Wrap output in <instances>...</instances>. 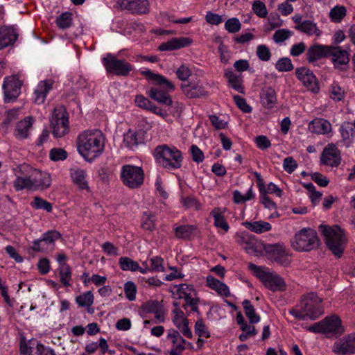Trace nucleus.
Here are the masks:
<instances>
[{
  "label": "nucleus",
  "instance_id": "1a4fd4ad",
  "mask_svg": "<svg viewBox=\"0 0 355 355\" xmlns=\"http://www.w3.org/2000/svg\"><path fill=\"white\" fill-rule=\"evenodd\" d=\"M53 134L55 137H63L69 130L68 114L63 107L54 109L51 118Z\"/></svg>",
  "mask_w": 355,
  "mask_h": 355
},
{
  "label": "nucleus",
  "instance_id": "412c9836",
  "mask_svg": "<svg viewBox=\"0 0 355 355\" xmlns=\"http://www.w3.org/2000/svg\"><path fill=\"white\" fill-rule=\"evenodd\" d=\"M328 57L331 58L334 67L337 69H345L349 62V53L340 46H330Z\"/></svg>",
  "mask_w": 355,
  "mask_h": 355
},
{
  "label": "nucleus",
  "instance_id": "393cba45",
  "mask_svg": "<svg viewBox=\"0 0 355 355\" xmlns=\"http://www.w3.org/2000/svg\"><path fill=\"white\" fill-rule=\"evenodd\" d=\"M308 130L311 133L327 135L332 132L333 128L331 123L328 120L315 118L309 123Z\"/></svg>",
  "mask_w": 355,
  "mask_h": 355
},
{
  "label": "nucleus",
  "instance_id": "5fc2aeb1",
  "mask_svg": "<svg viewBox=\"0 0 355 355\" xmlns=\"http://www.w3.org/2000/svg\"><path fill=\"white\" fill-rule=\"evenodd\" d=\"M76 302L80 306H90L94 303V295L91 291L85 292L78 295L76 299Z\"/></svg>",
  "mask_w": 355,
  "mask_h": 355
},
{
  "label": "nucleus",
  "instance_id": "37998d69",
  "mask_svg": "<svg viewBox=\"0 0 355 355\" xmlns=\"http://www.w3.org/2000/svg\"><path fill=\"white\" fill-rule=\"evenodd\" d=\"M73 17L70 12H64L57 17L55 23L57 26L60 29L69 28L72 25Z\"/></svg>",
  "mask_w": 355,
  "mask_h": 355
},
{
  "label": "nucleus",
  "instance_id": "b1692460",
  "mask_svg": "<svg viewBox=\"0 0 355 355\" xmlns=\"http://www.w3.org/2000/svg\"><path fill=\"white\" fill-rule=\"evenodd\" d=\"M119 4L121 8L133 13L144 14L149 10L148 0H119Z\"/></svg>",
  "mask_w": 355,
  "mask_h": 355
},
{
  "label": "nucleus",
  "instance_id": "2f4dec72",
  "mask_svg": "<svg viewBox=\"0 0 355 355\" xmlns=\"http://www.w3.org/2000/svg\"><path fill=\"white\" fill-rule=\"evenodd\" d=\"M225 209L224 208H214L211 211V216L214 218V225L219 230V232L223 231L226 233L230 230V226L226 219L225 218Z\"/></svg>",
  "mask_w": 355,
  "mask_h": 355
},
{
  "label": "nucleus",
  "instance_id": "603ef678",
  "mask_svg": "<svg viewBox=\"0 0 355 355\" xmlns=\"http://www.w3.org/2000/svg\"><path fill=\"white\" fill-rule=\"evenodd\" d=\"M260 194H265L267 195L268 193L270 194H274L277 197H282L283 194L282 190L279 188L273 182H270L267 185H265V184L263 185V187H261L259 189Z\"/></svg>",
  "mask_w": 355,
  "mask_h": 355
},
{
  "label": "nucleus",
  "instance_id": "4468645a",
  "mask_svg": "<svg viewBox=\"0 0 355 355\" xmlns=\"http://www.w3.org/2000/svg\"><path fill=\"white\" fill-rule=\"evenodd\" d=\"M180 331L175 329L167 331L166 342L171 346L169 355H181L186 349L187 341L180 334Z\"/></svg>",
  "mask_w": 355,
  "mask_h": 355
},
{
  "label": "nucleus",
  "instance_id": "7c9ffc66",
  "mask_svg": "<svg viewBox=\"0 0 355 355\" xmlns=\"http://www.w3.org/2000/svg\"><path fill=\"white\" fill-rule=\"evenodd\" d=\"M53 82L51 80L40 81L35 90V102L37 104L44 103L47 94L52 89Z\"/></svg>",
  "mask_w": 355,
  "mask_h": 355
},
{
  "label": "nucleus",
  "instance_id": "13d9d810",
  "mask_svg": "<svg viewBox=\"0 0 355 355\" xmlns=\"http://www.w3.org/2000/svg\"><path fill=\"white\" fill-rule=\"evenodd\" d=\"M155 216L150 212H145L142 217L141 226L147 230H153L155 227Z\"/></svg>",
  "mask_w": 355,
  "mask_h": 355
},
{
  "label": "nucleus",
  "instance_id": "864d4df0",
  "mask_svg": "<svg viewBox=\"0 0 355 355\" xmlns=\"http://www.w3.org/2000/svg\"><path fill=\"white\" fill-rule=\"evenodd\" d=\"M59 274L60 281L63 285L65 286H70L71 272L69 266L67 264H62L61 266H59Z\"/></svg>",
  "mask_w": 355,
  "mask_h": 355
},
{
  "label": "nucleus",
  "instance_id": "f704fd0d",
  "mask_svg": "<svg viewBox=\"0 0 355 355\" xmlns=\"http://www.w3.org/2000/svg\"><path fill=\"white\" fill-rule=\"evenodd\" d=\"M261 241L257 239L255 236L245 248V251L247 254L254 257H261L266 254L267 246Z\"/></svg>",
  "mask_w": 355,
  "mask_h": 355
},
{
  "label": "nucleus",
  "instance_id": "423d86ee",
  "mask_svg": "<svg viewBox=\"0 0 355 355\" xmlns=\"http://www.w3.org/2000/svg\"><path fill=\"white\" fill-rule=\"evenodd\" d=\"M319 229L324 237L325 242L332 253L340 257L347 244V239L344 230L338 225H320Z\"/></svg>",
  "mask_w": 355,
  "mask_h": 355
},
{
  "label": "nucleus",
  "instance_id": "338daca9",
  "mask_svg": "<svg viewBox=\"0 0 355 355\" xmlns=\"http://www.w3.org/2000/svg\"><path fill=\"white\" fill-rule=\"evenodd\" d=\"M252 10L254 13L261 18H265L268 15L265 4L260 1H254L253 2Z\"/></svg>",
  "mask_w": 355,
  "mask_h": 355
},
{
  "label": "nucleus",
  "instance_id": "69168bd1",
  "mask_svg": "<svg viewBox=\"0 0 355 355\" xmlns=\"http://www.w3.org/2000/svg\"><path fill=\"white\" fill-rule=\"evenodd\" d=\"M292 35L293 33L288 29H280L274 33L273 40L276 43H281L288 40Z\"/></svg>",
  "mask_w": 355,
  "mask_h": 355
},
{
  "label": "nucleus",
  "instance_id": "4c0bfd02",
  "mask_svg": "<svg viewBox=\"0 0 355 355\" xmlns=\"http://www.w3.org/2000/svg\"><path fill=\"white\" fill-rule=\"evenodd\" d=\"M242 225L256 234H263L271 230L272 225L263 220L245 221Z\"/></svg>",
  "mask_w": 355,
  "mask_h": 355
},
{
  "label": "nucleus",
  "instance_id": "dca6fc26",
  "mask_svg": "<svg viewBox=\"0 0 355 355\" xmlns=\"http://www.w3.org/2000/svg\"><path fill=\"white\" fill-rule=\"evenodd\" d=\"M21 85V81L16 76H11L4 78L2 88L6 103H9L17 98L20 94Z\"/></svg>",
  "mask_w": 355,
  "mask_h": 355
},
{
  "label": "nucleus",
  "instance_id": "58836bf2",
  "mask_svg": "<svg viewBox=\"0 0 355 355\" xmlns=\"http://www.w3.org/2000/svg\"><path fill=\"white\" fill-rule=\"evenodd\" d=\"M295 28L309 36L319 37L321 35V31L317 24L311 20L303 21L300 24L296 25Z\"/></svg>",
  "mask_w": 355,
  "mask_h": 355
},
{
  "label": "nucleus",
  "instance_id": "6e6d98bb",
  "mask_svg": "<svg viewBox=\"0 0 355 355\" xmlns=\"http://www.w3.org/2000/svg\"><path fill=\"white\" fill-rule=\"evenodd\" d=\"M304 187L307 189L308 196L312 204L316 205L322 197V193L316 191L312 183L304 184Z\"/></svg>",
  "mask_w": 355,
  "mask_h": 355
},
{
  "label": "nucleus",
  "instance_id": "f8f14e48",
  "mask_svg": "<svg viewBox=\"0 0 355 355\" xmlns=\"http://www.w3.org/2000/svg\"><path fill=\"white\" fill-rule=\"evenodd\" d=\"M266 255H267L269 259L283 266H288L291 263V254L289 250L282 244H268Z\"/></svg>",
  "mask_w": 355,
  "mask_h": 355
},
{
  "label": "nucleus",
  "instance_id": "c85d7f7f",
  "mask_svg": "<svg viewBox=\"0 0 355 355\" xmlns=\"http://www.w3.org/2000/svg\"><path fill=\"white\" fill-rule=\"evenodd\" d=\"M192 42L193 40L189 37H173L170 40L161 44L159 46V50L161 51H173L188 46L192 44Z\"/></svg>",
  "mask_w": 355,
  "mask_h": 355
},
{
  "label": "nucleus",
  "instance_id": "774afa93",
  "mask_svg": "<svg viewBox=\"0 0 355 355\" xmlns=\"http://www.w3.org/2000/svg\"><path fill=\"white\" fill-rule=\"evenodd\" d=\"M33 355H55L53 349L46 347L40 343H37L33 350Z\"/></svg>",
  "mask_w": 355,
  "mask_h": 355
},
{
  "label": "nucleus",
  "instance_id": "aec40b11",
  "mask_svg": "<svg viewBox=\"0 0 355 355\" xmlns=\"http://www.w3.org/2000/svg\"><path fill=\"white\" fill-rule=\"evenodd\" d=\"M32 190H46L51 184V178L49 173L33 169L30 173Z\"/></svg>",
  "mask_w": 355,
  "mask_h": 355
},
{
  "label": "nucleus",
  "instance_id": "c03bdc74",
  "mask_svg": "<svg viewBox=\"0 0 355 355\" xmlns=\"http://www.w3.org/2000/svg\"><path fill=\"white\" fill-rule=\"evenodd\" d=\"M345 90L338 83L334 82L329 87L330 98L336 101H340L344 99Z\"/></svg>",
  "mask_w": 355,
  "mask_h": 355
},
{
  "label": "nucleus",
  "instance_id": "9b49d317",
  "mask_svg": "<svg viewBox=\"0 0 355 355\" xmlns=\"http://www.w3.org/2000/svg\"><path fill=\"white\" fill-rule=\"evenodd\" d=\"M61 237L59 232L51 230L44 233L42 237L35 240L33 250L36 252H46L54 250L55 242Z\"/></svg>",
  "mask_w": 355,
  "mask_h": 355
},
{
  "label": "nucleus",
  "instance_id": "a18cd8bd",
  "mask_svg": "<svg viewBox=\"0 0 355 355\" xmlns=\"http://www.w3.org/2000/svg\"><path fill=\"white\" fill-rule=\"evenodd\" d=\"M339 131L343 140H348L355 137V127L351 122L343 123Z\"/></svg>",
  "mask_w": 355,
  "mask_h": 355
},
{
  "label": "nucleus",
  "instance_id": "49530a36",
  "mask_svg": "<svg viewBox=\"0 0 355 355\" xmlns=\"http://www.w3.org/2000/svg\"><path fill=\"white\" fill-rule=\"evenodd\" d=\"M195 227L193 225H180L174 228L175 235L178 239H186L189 238L193 231Z\"/></svg>",
  "mask_w": 355,
  "mask_h": 355
},
{
  "label": "nucleus",
  "instance_id": "f03ea898",
  "mask_svg": "<svg viewBox=\"0 0 355 355\" xmlns=\"http://www.w3.org/2000/svg\"><path fill=\"white\" fill-rule=\"evenodd\" d=\"M139 71L150 84L154 85L147 89L146 94L159 103L172 105L173 101L168 93L175 90L173 83L162 75L154 73L147 68H141Z\"/></svg>",
  "mask_w": 355,
  "mask_h": 355
},
{
  "label": "nucleus",
  "instance_id": "5701e85b",
  "mask_svg": "<svg viewBox=\"0 0 355 355\" xmlns=\"http://www.w3.org/2000/svg\"><path fill=\"white\" fill-rule=\"evenodd\" d=\"M144 142V133L129 129L123 134V146L130 150H135Z\"/></svg>",
  "mask_w": 355,
  "mask_h": 355
},
{
  "label": "nucleus",
  "instance_id": "7ed1b4c3",
  "mask_svg": "<svg viewBox=\"0 0 355 355\" xmlns=\"http://www.w3.org/2000/svg\"><path fill=\"white\" fill-rule=\"evenodd\" d=\"M288 312L298 320H315L324 313L322 300L313 293H309L304 295L300 303Z\"/></svg>",
  "mask_w": 355,
  "mask_h": 355
},
{
  "label": "nucleus",
  "instance_id": "a878e982",
  "mask_svg": "<svg viewBox=\"0 0 355 355\" xmlns=\"http://www.w3.org/2000/svg\"><path fill=\"white\" fill-rule=\"evenodd\" d=\"M260 102L262 106L266 109L274 108L277 103V93L270 86L263 87L259 93Z\"/></svg>",
  "mask_w": 355,
  "mask_h": 355
},
{
  "label": "nucleus",
  "instance_id": "6e6552de",
  "mask_svg": "<svg viewBox=\"0 0 355 355\" xmlns=\"http://www.w3.org/2000/svg\"><path fill=\"white\" fill-rule=\"evenodd\" d=\"M120 178L124 185L136 189L143 184L144 172L141 167L126 164L121 167Z\"/></svg>",
  "mask_w": 355,
  "mask_h": 355
},
{
  "label": "nucleus",
  "instance_id": "a211bd4d",
  "mask_svg": "<svg viewBox=\"0 0 355 355\" xmlns=\"http://www.w3.org/2000/svg\"><path fill=\"white\" fill-rule=\"evenodd\" d=\"M295 75L302 85L313 93L318 92L320 88L315 76L306 67H300L295 69Z\"/></svg>",
  "mask_w": 355,
  "mask_h": 355
},
{
  "label": "nucleus",
  "instance_id": "20e7f679",
  "mask_svg": "<svg viewBox=\"0 0 355 355\" xmlns=\"http://www.w3.org/2000/svg\"><path fill=\"white\" fill-rule=\"evenodd\" d=\"M248 268L250 273L270 291L272 292L286 291L287 286L284 279L270 268L252 263H248Z\"/></svg>",
  "mask_w": 355,
  "mask_h": 355
},
{
  "label": "nucleus",
  "instance_id": "ddd939ff",
  "mask_svg": "<svg viewBox=\"0 0 355 355\" xmlns=\"http://www.w3.org/2000/svg\"><path fill=\"white\" fill-rule=\"evenodd\" d=\"M103 63L109 73L116 75L126 76L132 69L128 62L123 60H118L110 54L103 58Z\"/></svg>",
  "mask_w": 355,
  "mask_h": 355
},
{
  "label": "nucleus",
  "instance_id": "0e129e2a",
  "mask_svg": "<svg viewBox=\"0 0 355 355\" xmlns=\"http://www.w3.org/2000/svg\"><path fill=\"white\" fill-rule=\"evenodd\" d=\"M257 55L259 60L263 62L270 60L271 53L268 47L264 44L259 45L257 47Z\"/></svg>",
  "mask_w": 355,
  "mask_h": 355
},
{
  "label": "nucleus",
  "instance_id": "2eb2a0df",
  "mask_svg": "<svg viewBox=\"0 0 355 355\" xmlns=\"http://www.w3.org/2000/svg\"><path fill=\"white\" fill-rule=\"evenodd\" d=\"M173 306L175 307L172 311V322L183 336L188 338L193 337L191 330L189 327V320L185 316L184 311L178 308V302H173Z\"/></svg>",
  "mask_w": 355,
  "mask_h": 355
},
{
  "label": "nucleus",
  "instance_id": "e2e57ef3",
  "mask_svg": "<svg viewBox=\"0 0 355 355\" xmlns=\"http://www.w3.org/2000/svg\"><path fill=\"white\" fill-rule=\"evenodd\" d=\"M150 267L153 272H163L164 267L163 265L164 260L162 257L155 256L150 259Z\"/></svg>",
  "mask_w": 355,
  "mask_h": 355
},
{
  "label": "nucleus",
  "instance_id": "680f3d73",
  "mask_svg": "<svg viewBox=\"0 0 355 355\" xmlns=\"http://www.w3.org/2000/svg\"><path fill=\"white\" fill-rule=\"evenodd\" d=\"M195 332L200 337L209 338L210 333L202 320H198L195 323Z\"/></svg>",
  "mask_w": 355,
  "mask_h": 355
},
{
  "label": "nucleus",
  "instance_id": "39448f33",
  "mask_svg": "<svg viewBox=\"0 0 355 355\" xmlns=\"http://www.w3.org/2000/svg\"><path fill=\"white\" fill-rule=\"evenodd\" d=\"M153 156L160 166L168 170L180 168L182 164V153L174 146H157L154 150Z\"/></svg>",
  "mask_w": 355,
  "mask_h": 355
},
{
  "label": "nucleus",
  "instance_id": "bf43d9fd",
  "mask_svg": "<svg viewBox=\"0 0 355 355\" xmlns=\"http://www.w3.org/2000/svg\"><path fill=\"white\" fill-rule=\"evenodd\" d=\"M15 189L21 191L24 189L32 190L30 175L28 177H17L13 182Z\"/></svg>",
  "mask_w": 355,
  "mask_h": 355
},
{
  "label": "nucleus",
  "instance_id": "4d7b16f0",
  "mask_svg": "<svg viewBox=\"0 0 355 355\" xmlns=\"http://www.w3.org/2000/svg\"><path fill=\"white\" fill-rule=\"evenodd\" d=\"M137 293V288L133 282L128 281L124 284V293L125 297L129 301H135L136 300Z\"/></svg>",
  "mask_w": 355,
  "mask_h": 355
},
{
  "label": "nucleus",
  "instance_id": "a19ab883",
  "mask_svg": "<svg viewBox=\"0 0 355 355\" xmlns=\"http://www.w3.org/2000/svg\"><path fill=\"white\" fill-rule=\"evenodd\" d=\"M119 265L123 271L135 272L139 268V265L137 261L127 257H121L119 260Z\"/></svg>",
  "mask_w": 355,
  "mask_h": 355
},
{
  "label": "nucleus",
  "instance_id": "09e8293b",
  "mask_svg": "<svg viewBox=\"0 0 355 355\" xmlns=\"http://www.w3.org/2000/svg\"><path fill=\"white\" fill-rule=\"evenodd\" d=\"M234 237L236 242L245 250V248L249 245L254 236L245 231H243L236 232Z\"/></svg>",
  "mask_w": 355,
  "mask_h": 355
},
{
  "label": "nucleus",
  "instance_id": "6ab92c4d",
  "mask_svg": "<svg viewBox=\"0 0 355 355\" xmlns=\"http://www.w3.org/2000/svg\"><path fill=\"white\" fill-rule=\"evenodd\" d=\"M332 351L340 355L355 354V333L338 340L333 345Z\"/></svg>",
  "mask_w": 355,
  "mask_h": 355
},
{
  "label": "nucleus",
  "instance_id": "c9c22d12",
  "mask_svg": "<svg viewBox=\"0 0 355 355\" xmlns=\"http://www.w3.org/2000/svg\"><path fill=\"white\" fill-rule=\"evenodd\" d=\"M225 77L227 78L228 83L232 88L239 93H244L241 75L236 74L232 69H227L225 71Z\"/></svg>",
  "mask_w": 355,
  "mask_h": 355
},
{
  "label": "nucleus",
  "instance_id": "9d476101",
  "mask_svg": "<svg viewBox=\"0 0 355 355\" xmlns=\"http://www.w3.org/2000/svg\"><path fill=\"white\" fill-rule=\"evenodd\" d=\"M342 161L341 153L334 143L328 144L323 149L320 162L323 166L330 168H338Z\"/></svg>",
  "mask_w": 355,
  "mask_h": 355
},
{
  "label": "nucleus",
  "instance_id": "473e14b6",
  "mask_svg": "<svg viewBox=\"0 0 355 355\" xmlns=\"http://www.w3.org/2000/svg\"><path fill=\"white\" fill-rule=\"evenodd\" d=\"M146 312L153 313L157 322H163L165 320L164 306L156 300L148 301L144 304Z\"/></svg>",
  "mask_w": 355,
  "mask_h": 355
},
{
  "label": "nucleus",
  "instance_id": "e433bc0d",
  "mask_svg": "<svg viewBox=\"0 0 355 355\" xmlns=\"http://www.w3.org/2000/svg\"><path fill=\"white\" fill-rule=\"evenodd\" d=\"M322 322L323 323L324 333H341L343 331L341 321L336 315L327 317Z\"/></svg>",
  "mask_w": 355,
  "mask_h": 355
},
{
  "label": "nucleus",
  "instance_id": "ea45409f",
  "mask_svg": "<svg viewBox=\"0 0 355 355\" xmlns=\"http://www.w3.org/2000/svg\"><path fill=\"white\" fill-rule=\"evenodd\" d=\"M243 306L245 310V315L248 317L250 323L256 324L259 322L261 318L256 313L254 308L251 304V302L249 300H244L243 302Z\"/></svg>",
  "mask_w": 355,
  "mask_h": 355
},
{
  "label": "nucleus",
  "instance_id": "052dcab7",
  "mask_svg": "<svg viewBox=\"0 0 355 355\" xmlns=\"http://www.w3.org/2000/svg\"><path fill=\"white\" fill-rule=\"evenodd\" d=\"M275 68L278 71L286 72L293 70V65L290 58H282L277 60Z\"/></svg>",
  "mask_w": 355,
  "mask_h": 355
},
{
  "label": "nucleus",
  "instance_id": "c756f323",
  "mask_svg": "<svg viewBox=\"0 0 355 355\" xmlns=\"http://www.w3.org/2000/svg\"><path fill=\"white\" fill-rule=\"evenodd\" d=\"M329 46L322 44H314L310 46L306 53L307 60L311 62L322 58H327Z\"/></svg>",
  "mask_w": 355,
  "mask_h": 355
},
{
  "label": "nucleus",
  "instance_id": "72a5a7b5",
  "mask_svg": "<svg viewBox=\"0 0 355 355\" xmlns=\"http://www.w3.org/2000/svg\"><path fill=\"white\" fill-rule=\"evenodd\" d=\"M207 286L215 291L219 295L229 297L230 295V288L223 282L219 281L211 275L206 277Z\"/></svg>",
  "mask_w": 355,
  "mask_h": 355
},
{
  "label": "nucleus",
  "instance_id": "79ce46f5",
  "mask_svg": "<svg viewBox=\"0 0 355 355\" xmlns=\"http://www.w3.org/2000/svg\"><path fill=\"white\" fill-rule=\"evenodd\" d=\"M255 198V193L252 187H250L245 194L239 191H234L233 193L234 201L236 204L244 203L246 201L251 200Z\"/></svg>",
  "mask_w": 355,
  "mask_h": 355
},
{
  "label": "nucleus",
  "instance_id": "3c124183",
  "mask_svg": "<svg viewBox=\"0 0 355 355\" xmlns=\"http://www.w3.org/2000/svg\"><path fill=\"white\" fill-rule=\"evenodd\" d=\"M30 205L35 209H43L47 212H51L52 204L40 197H35Z\"/></svg>",
  "mask_w": 355,
  "mask_h": 355
},
{
  "label": "nucleus",
  "instance_id": "4be33fe9",
  "mask_svg": "<svg viewBox=\"0 0 355 355\" xmlns=\"http://www.w3.org/2000/svg\"><path fill=\"white\" fill-rule=\"evenodd\" d=\"M34 119L32 116H26L23 120L18 121L15 127L13 135L19 140L29 138L33 130Z\"/></svg>",
  "mask_w": 355,
  "mask_h": 355
},
{
  "label": "nucleus",
  "instance_id": "0eeeda50",
  "mask_svg": "<svg viewBox=\"0 0 355 355\" xmlns=\"http://www.w3.org/2000/svg\"><path fill=\"white\" fill-rule=\"evenodd\" d=\"M319 243L317 233L311 228H302L291 239V248L297 252H309L317 248Z\"/></svg>",
  "mask_w": 355,
  "mask_h": 355
},
{
  "label": "nucleus",
  "instance_id": "bb28decb",
  "mask_svg": "<svg viewBox=\"0 0 355 355\" xmlns=\"http://www.w3.org/2000/svg\"><path fill=\"white\" fill-rule=\"evenodd\" d=\"M70 178L72 182L80 190L89 191V187L87 180L86 171L78 167L69 170Z\"/></svg>",
  "mask_w": 355,
  "mask_h": 355
},
{
  "label": "nucleus",
  "instance_id": "f3484780",
  "mask_svg": "<svg viewBox=\"0 0 355 355\" xmlns=\"http://www.w3.org/2000/svg\"><path fill=\"white\" fill-rule=\"evenodd\" d=\"M196 291L192 285L187 284H181L175 286L173 288V295L177 299H184L187 304L196 306L198 304V299L194 297Z\"/></svg>",
  "mask_w": 355,
  "mask_h": 355
},
{
  "label": "nucleus",
  "instance_id": "cd10ccee",
  "mask_svg": "<svg viewBox=\"0 0 355 355\" xmlns=\"http://www.w3.org/2000/svg\"><path fill=\"white\" fill-rule=\"evenodd\" d=\"M17 31L15 27H0V50L12 44L17 40Z\"/></svg>",
  "mask_w": 355,
  "mask_h": 355
},
{
  "label": "nucleus",
  "instance_id": "de8ad7c7",
  "mask_svg": "<svg viewBox=\"0 0 355 355\" xmlns=\"http://www.w3.org/2000/svg\"><path fill=\"white\" fill-rule=\"evenodd\" d=\"M183 89L187 96L190 98L203 96L207 93L205 88L200 85H196L193 86H186L184 87Z\"/></svg>",
  "mask_w": 355,
  "mask_h": 355
},
{
  "label": "nucleus",
  "instance_id": "8fccbe9b",
  "mask_svg": "<svg viewBox=\"0 0 355 355\" xmlns=\"http://www.w3.org/2000/svg\"><path fill=\"white\" fill-rule=\"evenodd\" d=\"M347 10L343 6H336L329 12V17L332 21L338 23L346 15Z\"/></svg>",
  "mask_w": 355,
  "mask_h": 355
},
{
  "label": "nucleus",
  "instance_id": "f257e3e1",
  "mask_svg": "<svg viewBox=\"0 0 355 355\" xmlns=\"http://www.w3.org/2000/svg\"><path fill=\"white\" fill-rule=\"evenodd\" d=\"M104 148L105 137L99 130H85L78 136L77 150L86 162H94L102 155Z\"/></svg>",
  "mask_w": 355,
  "mask_h": 355
}]
</instances>
